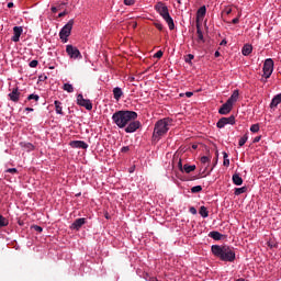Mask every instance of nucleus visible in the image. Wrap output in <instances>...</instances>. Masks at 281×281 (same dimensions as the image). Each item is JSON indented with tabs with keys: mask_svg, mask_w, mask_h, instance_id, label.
Returning a JSON list of instances; mask_svg holds the SVG:
<instances>
[{
	"mask_svg": "<svg viewBox=\"0 0 281 281\" xmlns=\"http://www.w3.org/2000/svg\"><path fill=\"white\" fill-rule=\"evenodd\" d=\"M202 190H203V187H201V186H195V187H193V188L191 189V192H192V194H196V193L201 192Z\"/></svg>",
	"mask_w": 281,
	"mask_h": 281,
	"instance_id": "30",
	"label": "nucleus"
},
{
	"mask_svg": "<svg viewBox=\"0 0 281 281\" xmlns=\"http://www.w3.org/2000/svg\"><path fill=\"white\" fill-rule=\"evenodd\" d=\"M220 45H227V40H223Z\"/></svg>",
	"mask_w": 281,
	"mask_h": 281,
	"instance_id": "50",
	"label": "nucleus"
},
{
	"mask_svg": "<svg viewBox=\"0 0 281 281\" xmlns=\"http://www.w3.org/2000/svg\"><path fill=\"white\" fill-rule=\"evenodd\" d=\"M196 27V35H198V43H205V37L203 36V31H201V23L195 24Z\"/></svg>",
	"mask_w": 281,
	"mask_h": 281,
	"instance_id": "16",
	"label": "nucleus"
},
{
	"mask_svg": "<svg viewBox=\"0 0 281 281\" xmlns=\"http://www.w3.org/2000/svg\"><path fill=\"white\" fill-rule=\"evenodd\" d=\"M128 150H131V147L128 146H124L121 148V153H128Z\"/></svg>",
	"mask_w": 281,
	"mask_h": 281,
	"instance_id": "42",
	"label": "nucleus"
},
{
	"mask_svg": "<svg viewBox=\"0 0 281 281\" xmlns=\"http://www.w3.org/2000/svg\"><path fill=\"white\" fill-rule=\"evenodd\" d=\"M232 23L234 25H236V24L240 23V20L238 18H235V19H233Z\"/></svg>",
	"mask_w": 281,
	"mask_h": 281,
	"instance_id": "45",
	"label": "nucleus"
},
{
	"mask_svg": "<svg viewBox=\"0 0 281 281\" xmlns=\"http://www.w3.org/2000/svg\"><path fill=\"white\" fill-rule=\"evenodd\" d=\"M155 10H156V12H158V14H160V16L162 19H165L166 16H168L170 14V12L168 11V7L164 2L156 3Z\"/></svg>",
	"mask_w": 281,
	"mask_h": 281,
	"instance_id": "8",
	"label": "nucleus"
},
{
	"mask_svg": "<svg viewBox=\"0 0 281 281\" xmlns=\"http://www.w3.org/2000/svg\"><path fill=\"white\" fill-rule=\"evenodd\" d=\"M260 139H262V136H257L254 138L252 143L258 144V142H260Z\"/></svg>",
	"mask_w": 281,
	"mask_h": 281,
	"instance_id": "43",
	"label": "nucleus"
},
{
	"mask_svg": "<svg viewBox=\"0 0 281 281\" xmlns=\"http://www.w3.org/2000/svg\"><path fill=\"white\" fill-rule=\"evenodd\" d=\"M21 34H23V26H14L13 27V36H12L11 41H13V43H19V41L21 38Z\"/></svg>",
	"mask_w": 281,
	"mask_h": 281,
	"instance_id": "11",
	"label": "nucleus"
},
{
	"mask_svg": "<svg viewBox=\"0 0 281 281\" xmlns=\"http://www.w3.org/2000/svg\"><path fill=\"white\" fill-rule=\"evenodd\" d=\"M224 166H229V158L224 159Z\"/></svg>",
	"mask_w": 281,
	"mask_h": 281,
	"instance_id": "48",
	"label": "nucleus"
},
{
	"mask_svg": "<svg viewBox=\"0 0 281 281\" xmlns=\"http://www.w3.org/2000/svg\"><path fill=\"white\" fill-rule=\"evenodd\" d=\"M5 172H9V175H19V170L16 168H9Z\"/></svg>",
	"mask_w": 281,
	"mask_h": 281,
	"instance_id": "34",
	"label": "nucleus"
},
{
	"mask_svg": "<svg viewBox=\"0 0 281 281\" xmlns=\"http://www.w3.org/2000/svg\"><path fill=\"white\" fill-rule=\"evenodd\" d=\"M69 146H71V148H82L83 150L89 148V145L85 140H71Z\"/></svg>",
	"mask_w": 281,
	"mask_h": 281,
	"instance_id": "12",
	"label": "nucleus"
},
{
	"mask_svg": "<svg viewBox=\"0 0 281 281\" xmlns=\"http://www.w3.org/2000/svg\"><path fill=\"white\" fill-rule=\"evenodd\" d=\"M136 119L137 112L128 110H119L112 115V121L119 128H125V133H135L142 126Z\"/></svg>",
	"mask_w": 281,
	"mask_h": 281,
	"instance_id": "1",
	"label": "nucleus"
},
{
	"mask_svg": "<svg viewBox=\"0 0 281 281\" xmlns=\"http://www.w3.org/2000/svg\"><path fill=\"white\" fill-rule=\"evenodd\" d=\"M207 12V9L205 8V5L201 7L198 12H196V23H201V21H203V19H205V14Z\"/></svg>",
	"mask_w": 281,
	"mask_h": 281,
	"instance_id": "14",
	"label": "nucleus"
},
{
	"mask_svg": "<svg viewBox=\"0 0 281 281\" xmlns=\"http://www.w3.org/2000/svg\"><path fill=\"white\" fill-rule=\"evenodd\" d=\"M232 109H234V105L226 101L218 110L220 115H227L232 113Z\"/></svg>",
	"mask_w": 281,
	"mask_h": 281,
	"instance_id": "10",
	"label": "nucleus"
},
{
	"mask_svg": "<svg viewBox=\"0 0 281 281\" xmlns=\"http://www.w3.org/2000/svg\"><path fill=\"white\" fill-rule=\"evenodd\" d=\"M215 58H218V56H221V53L218 50L215 52Z\"/></svg>",
	"mask_w": 281,
	"mask_h": 281,
	"instance_id": "52",
	"label": "nucleus"
},
{
	"mask_svg": "<svg viewBox=\"0 0 281 281\" xmlns=\"http://www.w3.org/2000/svg\"><path fill=\"white\" fill-rule=\"evenodd\" d=\"M170 126H172V119L165 117L159 120L154 127L153 139H159L164 137L168 131H170Z\"/></svg>",
	"mask_w": 281,
	"mask_h": 281,
	"instance_id": "3",
	"label": "nucleus"
},
{
	"mask_svg": "<svg viewBox=\"0 0 281 281\" xmlns=\"http://www.w3.org/2000/svg\"><path fill=\"white\" fill-rule=\"evenodd\" d=\"M33 229H34L35 232H38V234H41V232H43V227H41V226H38V225H34V226H33Z\"/></svg>",
	"mask_w": 281,
	"mask_h": 281,
	"instance_id": "41",
	"label": "nucleus"
},
{
	"mask_svg": "<svg viewBox=\"0 0 281 281\" xmlns=\"http://www.w3.org/2000/svg\"><path fill=\"white\" fill-rule=\"evenodd\" d=\"M77 104L79 106H83L87 109V111H91L93 109V103H91V100L85 99L82 94L77 95Z\"/></svg>",
	"mask_w": 281,
	"mask_h": 281,
	"instance_id": "6",
	"label": "nucleus"
},
{
	"mask_svg": "<svg viewBox=\"0 0 281 281\" xmlns=\"http://www.w3.org/2000/svg\"><path fill=\"white\" fill-rule=\"evenodd\" d=\"M55 111L58 115H63V103L60 101H55Z\"/></svg>",
	"mask_w": 281,
	"mask_h": 281,
	"instance_id": "23",
	"label": "nucleus"
},
{
	"mask_svg": "<svg viewBox=\"0 0 281 281\" xmlns=\"http://www.w3.org/2000/svg\"><path fill=\"white\" fill-rule=\"evenodd\" d=\"M30 67L34 68V67H38V60L33 59L32 61H30Z\"/></svg>",
	"mask_w": 281,
	"mask_h": 281,
	"instance_id": "36",
	"label": "nucleus"
},
{
	"mask_svg": "<svg viewBox=\"0 0 281 281\" xmlns=\"http://www.w3.org/2000/svg\"><path fill=\"white\" fill-rule=\"evenodd\" d=\"M262 71L263 78H266V80H269V78H271V74H273V59L268 58L265 60Z\"/></svg>",
	"mask_w": 281,
	"mask_h": 281,
	"instance_id": "5",
	"label": "nucleus"
},
{
	"mask_svg": "<svg viewBox=\"0 0 281 281\" xmlns=\"http://www.w3.org/2000/svg\"><path fill=\"white\" fill-rule=\"evenodd\" d=\"M125 5H135V0H124Z\"/></svg>",
	"mask_w": 281,
	"mask_h": 281,
	"instance_id": "39",
	"label": "nucleus"
},
{
	"mask_svg": "<svg viewBox=\"0 0 281 281\" xmlns=\"http://www.w3.org/2000/svg\"><path fill=\"white\" fill-rule=\"evenodd\" d=\"M40 80H43V77H40Z\"/></svg>",
	"mask_w": 281,
	"mask_h": 281,
	"instance_id": "60",
	"label": "nucleus"
},
{
	"mask_svg": "<svg viewBox=\"0 0 281 281\" xmlns=\"http://www.w3.org/2000/svg\"><path fill=\"white\" fill-rule=\"evenodd\" d=\"M251 52H254V46H251L250 44L244 45V47L241 49V54L244 56H249V54H251Z\"/></svg>",
	"mask_w": 281,
	"mask_h": 281,
	"instance_id": "17",
	"label": "nucleus"
},
{
	"mask_svg": "<svg viewBox=\"0 0 281 281\" xmlns=\"http://www.w3.org/2000/svg\"><path fill=\"white\" fill-rule=\"evenodd\" d=\"M71 30H74V19L69 20L68 23L64 25L59 32V37L63 41V43H67V38L71 36Z\"/></svg>",
	"mask_w": 281,
	"mask_h": 281,
	"instance_id": "4",
	"label": "nucleus"
},
{
	"mask_svg": "<svg viewBox=\"0 0 281 281\" xmlns=\"http://www.w3.org/2000/svg\"><path fill=\"white\" fill-rule=\"evenodd\" d=\"M66 53L71 58H82V55L80 54V50L77 47H75L74 45H67L66 46Z\"/></svg>",
	"mask_w": 281,
	"mask_h": 281,
	"instance_id": "9",
	"label": "nucleus"
},
{
	"mask_svg": "<svg viewBox=\"0 0 281 281\" xmlns=\"http://www.w3.org/2000/svg\"><path fill=\"white\" fill-rule=\"evenodd\" d=\"M122 95H124V92H122V88L116 87L113 89L114 100H120L122 98Z\"/></svg>",
	"mask_w": 281,
	"mask_h": 281,
	"instance_id": "20",
	"label": "nucleus"
},
{
	"mask_svg": "<svg viewBox=\"0 0 281 281\" xmlns=\"http://www.w3.org/2000/svg\"><path fill=\"white\" fill-rule=\"evenodd\" d=\"M210 238L213 240H221L223 238V234L218 233L217 231H212L209 233Z\"/></svg>",
	"mask_w": 281,
	"mask_h": 281,
	"instance_id": "22",
	"label": "nucleus"
},
{
	"mask_svg": "<svg viewBox=\"0 0 281 281\" xmlns=\"http://www.w3.org/2000/svg\"><path fill=\"white\" fill-rule=\"evenodd\" d=\"M245 192H247V187L236 188L235 196H240V194H245Z\"/></svg>",
	"mask_w": 281,
	"mask_h": 281,
	"instance_id": "27",
	"label": "nucleus"
},
{
	"mask_svg": "<svg viewBox=\"0 0 281 281\" xmlns=\"http://www.w3.org/2000/svg\"><path fill=\"white\" fill-rule=\"evenodd\" d=\"M8 8H14V3L13 2H9L8 3Z\"/></svg>",
	"mask_w": 281,
	"mask_h": 281,
	"instance_id": "51",
	"label": "nucleus"
},
{
	"mask_svg": "<svg viewBox=\"0 0 281 281\" xmlns=\"http://www.w3.org/2000/svg\"><path fill=\"white\" fill-rule=\"evenodd\" d=\"M251 133H258L260 131V125L259 124H254L250 126Z\"/></svg>",
	"mask_w": 281,
	"mask_h": 281,
	"instance_id": "32",
	"label": "nucleus"
},
{
	"mask_svg": "<svg viewBox=\"0 0 281 281\" xmlns=\"http://www.w3.org/2000/svg\"><path fill=\"white\" fill-rule=\"evenodd\" d=\"M189 212L194 215V214H196V209L194 206H191L189 209Z\"/></svg>",
	"mask_w": 281,
	"mask_h": 281,
	"instance_id": "44",
	"label": "nucleus"
},
{
	"mask_svg": "<svg viewBox=\"0 0 281 281\" xmlns=\"http://www.w3.org/2000/svg\"><path fill=\"white\" fill-rule=\"evenodd\" d=\"M238 90H234L233 94L228 98L227 102H229V104L234 105L235 102H238Z\"/></svg>",
	"mask_w": 281,
	"mask_h": 281,
	"instance_id": "18",
	"label": "nucleus"
},
{
	"mask_svg": "<svg viewBox=\"0 0 281 281\" xmlns=\"http://www.w3.org/2000/svg\"><path fill=\"white\" fill-rule=\"evenodd\" d=\"M9 98L11 102H19V99L21 98V92H19V88H13L11 93H9Z\"/></svg>",
	"mask_w": 281,
	"mask_h": 281,
	"instance_id": "15",
	"label": "nucleus"
},
{
	"mask_svg": "<svg viewBox=\"0 0 281 281\" xmlns=\"http://www.w3.org/2000/svg\"><path fill=\"white\" fill-rule=\"evenodd\" d=\"M211 251L215 258L222 262H234L236 260V250L227 245H213Z\"/></svg>",
	"mask_w": 281,
	"mask_h": 281,
	"instance_id": "2",
	"label": "nucleus"
},
{
	"mask_svg": "<svg viewBox=\"0 0 281 281\" xmlns=\"http://www.w3.org/2000/svg\"><path fill=\"white\" fill-rule=\"evenodd\" d=\"M154 25L157 30H159V32H164V24L162 23L156 22V23H154Z\"/></svg>",
	"mask_w": 281,
	"mask_h": 281,
	"instance_id": "35",
	"label": "nucleus"
},
{
	"mask_svg": "<svg viewBox=\"0 0 281 281\" xmlns=\"http://www.w3.org/2000/svg\"><path fill=\"white\" fill-rule=\"evenodd\" d=\"M223 157H224V159H228L227 157H229L228 155H227V153H223Z\"/></svg>",
	"mask_w": 281,
	"mask_h": 281,
	"instance_id": "54",
	"label": "nucleus"
},
{
	"mask_svg": "<svg viewBox=\"0 0 281 281\" xmlns=\"http://www.w3.org/2000/svg\"><path fill=\"white\" fill-rule=\"evenodd\" d=\"M164 21H166V23L168 24L169 26V30H175V20H172V16L169 15H166L165 18H162Z\"/></svg>",
	"mask_w": 281,
	"mask_h": 281,
	"instance_id": "21",
	"label": "nucleus"
},
{
	"mask_svg": "<svg viewBox=\"0 0 281 281\" xmlns=\"http://www.w3.org/2000/svg\"><path fill=\"white\" fill-rule=\"evenodd\" d=\"M247 139H249V136L245 134L238 142V146H243L244 144H247Z\"/></svg>",
	"mask_w": 281,
	"mask_h": 281,
	"instance_id": "29",
	"label": "nucleus"
},
{
	"mask_svg": "<svg viewBox=\"0 0 281 281\" xmlns=\"http://www.w3.org/2000/svg\"><path fill=\"white\" fill-rule=\"evenodd\" d=\"M199 214L202 216V218H207V216H210V212L205 206L200 207Z\"/></svg>",
	"mask_w": 281,
	"mask_h": 281,
	"instance_id": "25",
	"label": "nucleus"
},
{
	"mask_svg": "<svg viewBox=\"0 0 281 281\" xmlns=\"http://www.w3.org/2000/svg\"><path fill=\"white\" fill-rule=\"evenodd\" d=\"M10 225V221L0 214V227H8Z\"/></svg>",
	"mask_w": 281,
	"mask_h": 281,
	"instance_id": "26",
	"label": "nucleus"
},
{
	"mask_svg": "<svg viewBox=\"0 0 281 281\" xmlns=\"http://www.w3.org/2000/svg\"><path fill=\"white\" fill-rule=\"evenodd\" d=\"M227 124H236V116L231 115L228 117H222L218 120V122L216 123L217 128H225V126H227Z\"/></svg>",
	"mask_w": 281,
	"mask_h": 281,
	"instance_id": "7",
	"label": "nucleus"
},
{
	"mask_svg": "<svg viewBox=\"0 0 281 281\" xmlns=\"http://www.w3.org/2000/svg\"><path fill=\"white\" fill-rule=\"evenodd\" d=\"M29 146H30L31 148H34V146H33L32 144H29Z\"/></svg>",
	"mask_w": 281,
	"mask_h": 281,
	"instance_id": "59",
	"label": "nucleus"
},
{
	"mask_svg": "<svg viewBox=\"0 0 281 281\" xmlns=\"http://www.w3.org/2000/svg\"><path fill=\"white\" fill-rule=\"evenodd\" d=\"M192 148H193L194 150H196L198 146H196V145H193Z\"/></svg>",
	"mask_w": 281,
	"mask_h": 281,
	"instance_id": "58",
	"label": "nucleus"
},
{
	"mask_svg": "<svg viewBox=\"0 0 281 281\" xmlns=\"http://www.w3.org/2000/svg\"><path fill=\"white\" fill-rule=\"evenodd\" d=\"M40 80H43V77H40Z\"/></svg>",
	"mask_w": 281,
	"mask_h": 281,
	"instance_id": "61",
	"label": "nucleus"
},
{
	"mask_svg": "<svg viewBox=\"0 0 281 281\" xmlns=\"http://www.w3.org/2000/svg\"><path fill=\"white\" fill-rule=\"evenodd\" d=\"M201 164H210V157L207 156L201 157Z\"/></svg>",
	"mask_w": 281,
	"mask_h": 281,
	"instance_id": "37",
	"label": "nucleus"
},
{
	"mask_svg": "<svg viewBox=\"0 0 281 281\" xmlns=\"http://www.w3.org/2000/svg\"><path fill=\"white\" fill-rule=\"evenodd\" d=\"M233 183L235 186H240L243 183V178L238 173L233 175Z\"/></svg>",
	"mask_w": 281,
	"mask_h": 281,
	"instance_id": "24",
	"label": "nucleus"
},
{
	"mask_svg": "<svg viewBox=\"0 0 281 281\" xmlns=\"http://www.w3.org/2000/svg\"><path fill=\"white\" fill-rule=\"evenodd\" d=\"M178 168L180 172H183V162H181V158L178 159Z\"/></svg>",
	"mask_w": 281,
	"mask_h": 281,
	"instance_id": "38",
	"label": "nucleus"
},
{
	"mask_svg": "<svg viewBox=\"0 0 281 281\" xmlns=\"http://www.w3.org/2000/svg\"><path fill=\"white\" fill-rule=\"evenodd\" d=\"M87 223V218L80 217L75 220V222L71 224V229H76V232H79V229Z\"/></svg>",
	"mask_w": 281,
	"mask_h": 281,
	"instance_id": "13",
	"label": "nucleus"
},
{
	"mask_svg": "<svg viewBox=\"0 0 281 281\" xmlns=\"http://www.w3.org/2000/svg\"><path fill=\"white\" fill-rule=\"evenodd\" d=\"M196 170V165H188L186 164L183 166L182 172H186L187 175H190V172H194Z\"/></svg>",
	"mask_w": 281,
	"mask_h": 281,
	"instance_id": "19",
	"label": "nucleus"
},
{
	"mask_svg": "<svg viewBox=\"0 0 281 281\" xmlns=\"http://www.w3.org/2000/svg\"><path fill=\"white\" fill-rule=\"evenodd\" d=\"M27 100H35V102H38V100H41V97H38V94H30L27 97Z\"/></svg>",
	"mask_w": 281,
	"mask_h": 281,
	"instance_id": "33",
	"label": "nucleus"
},
{
	"mask_svg": "<svg viewBox=\"0 0 281 281\" xmlns=\"http://www.w3.org/2000/svg\"><path fill=\"white\" fill-rule=\"evenodd\" d=\"M186 95H187L188 98H192V95H194V93H193V92H186Z\"/></svg>",
	"mask_w": 281,
	"mask_h": 281,
	"instance_id": "49",
	"label": "nucleus"
},
{
	"mask_svg": "<svg viewBox=\"0 0 281 281\" xmlns=\"http://www.w3.org/2000/svg\"><path fill=\"white\" fill-rule=\"evenodd\" d=\"M50 10H52L53 14H56V12H58V8H56V7H52Z\"/></svg>",
	"mask_w": 281,
	"mask_h": 281,
	"instance_id": "46",
	"label": "nucleus"
},
{
	"mask_svg": "<svg viewBox=\"0 0 281 281\" xmlns=\"http://www.w3.org/2000/svg\"><path fill=\"white\" fill-rule=\"evenodd\" d=\"M132 26L137 27V22H133Z\"/></svg>",
	"mask_w": 281,
	"mask_h": 281,
	"instance_id": "55",
	"label": "nucleus"
},
{
	"mask_svg": "<svg viewBox=\"0 0 281 281\" xmlns=\"http://www.w3.org/2000/svg\"><path fill=\"white\" fill-rule=\"evenodd\" d=\"M63 89L67 91V93H74V86L71 83H65Z\"/></svg>",
	"mask_w": 281,
	"mask_h": 281,
	"instance_id": "28",
	"label": "nucleus"
},
{
	"mask_svg": "<svg viewBox=\"0 0 281 281\" xmlns=\"http://www.w3.org/2000/svg\"><path fill=\"white\" fill-rule=\"evenodd\" d=\"M164 56V52L162 50H158L155 55L154 58H161Z\"/></svg>",
	"mask_w": 281,
	"mask_h": 281,
	"instance_id": "40",
	"label": "nucleus"
},
{
	"mask_svg": "<svg viewBox=\"0 0 281 281\" xmlns=\"http://www.w3.org/2000/svg\"><path fill=\"white\" fill-rule=\"evenodd\" d=\"M25 111H34L32 108H26Z\"/></svg>",
	"mask_w": 281,
	"mask_h": 281,
	"instance_id": "56",
	"label": "nucleus"
},
{
	"mask_svg": "<svg viewBox=\"0 0 281 281\" xmlns=\"http://www.w3.org/2000/svg\"><path fill=\"white\" fill-rule=\"evenodd\" d=\"M66 15H67V12L64 11V12H61V13L58 14V18H59V19H63V16H66Z\"/></svg>",
	"mask_w": 281,
	"mask_h": 281,
	"instance_id": "47",
	"label": "nucleus"
},
{
	"mask_svg": "<svg viewBox=\"0 0 281 281\" xmlns=\"http://www.w3.org/2000/svg\"><path fill=\"white\" fill-rule=\"evenodd\" d=\"M232 12V9L226 10V14H229Z\"/></svg>",
	"mask_w": 281,
	"mask_h": 281,
	"instance_id": "57",
	"label": "nucleus"
},
{
	"mask_svg": "<svg viewBox=\"0 0 281 281\" xmlns=\"http://www.w3.org/2000/svg\"><path fill=\"white\" fill-rule=\"evenodd\" d=\"M192 60H194V55L192 54L187 55L184 58V63H188L189 65L192 63Z\"/></svg>",
	"mask_w": 281,
	"mask_h": 281,
	"instance_id": "31",
	"label": "nucleus"
},
{
	"mask_svg": "<svg viewBox=\"0 0 281 281\" xmlns=\"http://www.w3.org/2000/svg\"><path fill=\"white\" fill-rule=\"evenodd\" d=\"M261 82H267V78H265V75L261 77Z\"/></svg>",
	"mask_w": 281,
	"mask_h": 281,
	"instance_id": "53",
	"label": "nucleus"
}]
</instances>
